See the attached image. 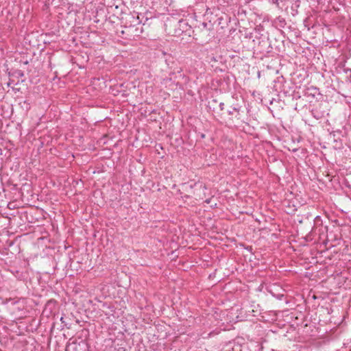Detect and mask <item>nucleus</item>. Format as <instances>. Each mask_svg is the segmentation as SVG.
<instances>
[{"instance_id": "obj_1", "label": "nucleus", "mask_w": 351, "mask_h": 351, "mask_svg": "<svg viewBox=\"0 0 351 351\" xmlns=\"http://www.w3.org/2000/svg\"><path fill=\"white\" fill-rule=\"evenodd\" d=\"M91 132V134L89 133V138H91L93 141H96V144L93 145V151H96L99 147H103L106 143V128L104 125H94V128H91L89 130V132Z\"/></svg>"}, {"instance_id": "obj_2", "label": "nucleus", "mask_w": 351, "mask_h": 351, "mask_svg": "<svg viewBox=\"0 0 351 351\" xmlns=\"http://www.w3.org/2000/svg\"><path fill=\"white\" fill-rule=\"evenodd\" d=\"M244 112L241 110V108L234 107L231 110L228 111L230 115V120L231 123L234 125H239L240 124L245 123V120L243 119V114Z\"/></svg>"}, {"instance_id": "obj_3", "label": "nucleus", "mask_w": 351, "mask_h": 351, "mask_svg": "<svg viewBox=\"0 0 351 351\" xmlns=\"http://www.w3.org/2000/svg\"><path fill=\"white\" fill-rule=\"evenodd\" d=\"M193 194L196 199H203L206 197V186L202 182H196L193 185Z\"/></svg>"}, {"instance_id": "obj_4", "label": "nucleus", "mask_w": 351, "mask_h": 351, "mask_svg": "<svg viewBox=\"0 0 351 351\" xmlns=\"http://www.w3.org/2000/svg\"><path fill=\"white\" fill-rule=\"evenodd\" d=\"M104 42V37L98 35L96 31H91L89 33V43H90L92 45H100Z\"/></svg>"}, {"instance_id": "obj_5", "label": "nucleus", "mask_w": 351, "mask_h": 351, "mask_svg": "<svg viewBox=\"0 0 351 351\" xmlns=\"http://www.w3.org/2000/svg\"><path fill=\"white\" fill-rule=\"evenodd\" d=\"M99 79H96V78H94L92 81H91V85H95L96 84V82H99ZM90 86V84H89V87ZM90 91V89L89 88V92Z\"/></svg>"}, {"instance_id": "obj_6", "label": "nucleus", "mask_w": 351, "mask_h": 351, "mask_svg": "<svg viewBox=\"0 0 351 351\" xmlns=\"http://www.w3.org/2000/svg\"><path fill=\"white\" fill-rule=\"evenodd\" d=\"M16 73H17V75H18L19 77H23V71H18L16 72Z\"/></svg>"}, {"instance_id": "obj_7", "label": "nucleus", "mask_w": 351, "mask_h": 351, "mask_svg": "<svg viewBox=\"0 0 351 351\" xmlns=\"http://www.w3.org/2000/svg\"><path fill=\"white\" fill-rule=\"evenodd\" d=\"M313 116L316 119H319L320 118V117L319 115H317L315 114L314 111H312L311 112Z\"/></svg>"}, {"instance_id": "obj_8", "label": "nucleus", "mask_w": 351, "mask_h": 351, "mask_svg": "<svg viewBox=\"0 0 351 351\" xmlns=\"http://www.w3.org/2000/svg\"><path fill=\"white\" fill-rule=\"evenodd\" d=\"M60 321L62 322V324H64L65 326L67 325V324L66 323L65 320H64V318L63 317H60Z\"/></svg>"}, {"instance_id": "obj_9", "label": "nucleus", "mask_w": 351, "mask_h": 351, "mask_svg": "<svg viewBox=\"0 0 351 351\" xmlns=\"http://www.w3.org/2000/svg\"><path fill=\"white\" fill-rule=\"evenodd\" d=\"M223 106H224V104H223V103H222V102H221V103L219 104V108H220V110H223Z\"/></svg>"}, {"instance_id": "obj_10", "label": "nucleus", "mask_w": 351, "mask_h": 351, "mask_svg": "<svg viewBox=\"0 0 351 351\" xmlns=\"http://www.w3.org/2000/svg\"><path fill=\"white\" fill-rule=\"evenodd\" d=\"M201 137L204 138L205 137V135L204 134H201Z\"/></svg>"}, {"instance_id": "obj_11", "label": "nucleus", "mask_w": 351, "mask_h": 351, "mask_svg": "<svg viewBox=\"0 0 351 351\" xmlns=\"http://www.w3.org/2000/svg\"><path fill=\"white\" fill-rule=\"evenodd\" d=\"M71 158H72V159H73V158H75V155H74V154H72V155L71 156Z\"/></svg>"}, {"instance_id": "obj_12", "label": "nucleus", "mask_w": 351, "mask_h": 351, "mask_svg": "<svg viewBox=\"0 0 351 351\" xmlns=\"http://www.w3.org/2000/svg\"><path fill=\"white\" fill-rule=\"evenodd\" d=\"M206 202L208 204L210 202V200L207 199V200H206Z\"/></svg>"}, {"instance_id": "obj_13", "label": "nucleus", "mask_w": 351, "mask_h": 351, "mask_svg": "<svg viewBox=\"0 0 351 351\" xmlns=\"http://www.w3.org/2000/svg\"><path fill=\"white\" fill-rule=\"evenodd\" d=\"M203 25H204V27H206V23H203Z\"/></svg>"}]
</instances>
